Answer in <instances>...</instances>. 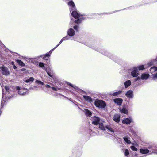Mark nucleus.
<instances>
[{
	"instance_id": "nucleus-21",
	"label": "nucleus",
	"mask_w": 157,
	"mask_h": 157,
	"mask_svg": "<svg viewBox=\"0 0 157 157\" xmlns=\"http://www.w3.org/2000/svg\"><path fill=\"white\" fill-rule=\"evenodd\" d=\"M119 109L120 110V112H121V113H123L126 114H127V113H128L127 111L124 108V109H121V108H120V109L119 108Z\"/></svg>"
},
{
	"instance_id": "nucleus-48",
	"label": "nucleus",
	"mask_w": 157,
	"mask_h": 157,
	"mask_svg": "<svg viewBox=\"0 0 157 157\" xmlns=\"http://www.w3.org/2000/svg\"><path fill=\"white\" fill-rule=\"evenodd\" d=\"M11 64L12 65H14V63L13 62H12V63H11Z\"/></svg>"
},
{
	"instance_id": "nucleus-13",
	"label": "nucleus",
	"mask_w": 157,
	"mask_h": 157,
	"mask_svg": "<svg viewBox=\"0 0 157 157\" xmlns=\"http://www.w3.org/2000/svg\"><path fill=\"white\" fill-rule=\"evenodd\" d=\"M122 122L123 124H128L130 123L131 121L129 119L127 118L124 119L122 121Z\"/></svg>"
},
{
	"instance_id": "nucleus-39",
	"label": "nucleus",
	"mask_w": 157,
	"mask_h": 157,
	"mask_svg": "<svg viewBox=\"0 0 157 157\" xmlns=\"http://www.w3.org/2000/svg\"><path fill=\"white\" fill-rule=\"evenodd\" d=\"M28 60H29V62L32 63H33V61L32 60H33V59L30 58V59H28Z\"/></svg>"
},
{
	"instance_id": "nucleus-11",
	"label": "nucleus",
	"mask_w": 157,
	"mask_h": 157,
	"mask_svg": "<svg viewBox=\"0 0 157 157\" xmlns=\"http://www.w3.org/2000/svg\"><path fill=\"white\" fill-rule=\"evenodd\" d=\"M127 97L129 98H132L133 96V92L131 90L128 91L125 94Z\"/></svg>"
},
{
	"instance_id": "nucleus-6",
	"label": "nucleus",
	"mask_w": 157,
	"mask_h": 157,
	"mask_svg": "<svg viewBox=\"0 0 157 157\" xmlns=\"http://www.w3.org/2000/svg\"><path fill=\"white\" fill-rule=\"evenodd\" d=\"M67 33L69 36L72 37L74 35L75 32L72 28H70L68 30Z\"/></svg>"
},
{
	"instance_id": "nucleus-19",
	"label": "nucleus",
	"mask_w": 157,
	"mask_h": 157,
	"mask_svg": "<svg viewBox=\"0 0 157 157\" xmlns=\"http://www.w3.org/2000/svg\"><path fill=\"white\" fill-rule=\"evenodd\" d=\"M17 62L18 63V64L21 66H24L25 65L24 63L23 62H22L20 60H17Z\"/></svg>"
},
{
	"instance_id": "nucleus-33",
	"label": "nucleus",
	"mask_w": 157,
	"mask_h": 157,
	"mask_svg": "<svg viewBox=\"0 0 157 157\" xmlns=\"http://www.w3.org/2000/svg\"><path fill=\"white\" fill-rule=\"evenodd\" d=\"M72 87H73L75 90H79L77 87L75 85H73Z\"/></svg>"
},
{
	"instance_id": "nucleus-25",
	"label": "nucleus",
	"mask_w": 157,
	"mask_h": 157,
	"mask_svg": "<svg viewBox=\"0 0 157 157\" xmlns=\"http://www.w3.org/2000/svg\"><path fill=\"white\" fill-rule=\"evenodd\" d=\"M99 127L101 130H104V127L103 125V124L102 123H99Z\"/></svg>"
},
{
	"instance_id": "nucleus-24",
	"label": "nucleus",
	"mask_w": 157,
	"mask_h": 157,
	"mask_svg": "<svg viewBox=\"0 0 157 157\" xmlns=\"http://www.w3.org/2000/svg\"><path fill=\"white\" fill-rule=\"evenodd\" d=\"M35 82L37 84H40L42 86L44 84V83L43 82L40 80H36Z\"/></svg>"
},
{
	"instance_id": "nucleus-12",
	"label": "nucleus",
	"mask_w": 157,
	"mask_h": 157,
	"mask_svg": "<svg viewBox=\"0 0 157 157\" xmlns=\"http://www.w3.org/2000/svg\"><path fill=\"white\" fill-rule=\"evenodd\" d=\"M84 112L87 116L90 117L92 115L91 112L87 109H85Z\"/></svg>"
},
{
	"instance_id": "nucleus-22",
	"label": "nucleus",
	"mask_w": 157,
	"mask_h": 157,
	"mask_svg": "<svg viewBox=\"0 0 157 157\" xmlns=\"http://www.w3.org/2000/svg\"><path fill=\"white\" fill-rule=\"evenodd\" d=\"M50 56V54H47L44 55V56L43 57V59H44L47 60L48 59Z\"/></svg>"
},
{
	"instance_id": "nucleus-26",
	"label": "nucleus",
	"mask_w": 157,
	"mask_h": 157,
	"mask_svg": "<svg viewBox=\"0 0 157 157\" xmlns=\"http://www.w3.org/2000/svg\"><path fill=\"white\" fill-rule=\"evenodd\" d=\"M121 93V91H120L118 92H117L115 93H114L113 94V96H116L117 95H119V94H120Z\"/></svg>"
},
{
	"instance_id": "nucleus-4",
	"label": "nucleus",
	"mask_w": 157,
	"mask_h": 157,
	"mask_svg": "<svg viewBox=\"0 0 157 157\" xmlns=\"http://www.w3.org/2000/svg\"><path fill=\"white\" fill-rule=\"evenodd\" d=\"M67 4L70 7L71 11L76 10L74 3L72 0H68Z\"/></svg>"
},
{
	"instance_id": "nucleus-37",
	"label": "nucleus",
	"mask_w": 157,
	"mask_h": 157,
	"mask_svg": "<svg viewBox=\"0 0 157 157\" xmlns=\"http://www.w3.org/2000/svg\"><path fill=\"white\" fill-rule=\"evenodd\" d=\"M63 41H62V40L61 39L59 44L54 48V49H55Z\"/></svg>"
},
{
	"instance_id": "nucleus-5",
	"label": "nucleus",
	"mask_w": 157,
	"mask_h": 157,
	"mask_svg": "<svg viewBox=\"0 0 157 157\" xmlns=\"http://www.w3.org/2000/svg\"><path fill=\"white\" fill-rule=\"evenodd\" d=\"M106 106V104L105 101L102 100H99V108L103 109Z\"/></svg>"
},
{
	"instance_id": "nucleus-23",
	"label": "nucleus",
	"mask_w": 157,
	"mask_h": 157,
	"mask_svg": "<svg viewBox=\"0 0 157 157\" xmlns=\"http://www.w3.org/2000/svg\"><path fill=\"white\" fill-rule=\"evenodd\" d=\"M151 71L154 72L156 71H157V67H151L150 69Z\"/></svg>"
},
{
	"instance_id": "nucleus-14",
	"label": "nucleus",
	"mask_w": 157,
	"mask_h": 157,
	"mask_svg": "<svg viewBox=\"0 0 157 157\" xmlns=\"http://www.w3.org/2000/svg\"><path fill=\"white\" fill-rule=\"evenodd\" d=\"M84 98L87 101L89 102H91L92 101L91 98L88 96H83Z\"/></svg>"
},
{
	"instance_id": "nucleus-9",
	"label": "nucleus",
	"mask_w": 157,
	"mask_h": 157,
	"mask_svg": "<svg viewBox=\"0 0 157 157\" xmlns=\"http://www.w3.org/2000/svg\"><path fill=\"white\" fill-rule=\"evenodd\" d=\"M120 115L116 114H115L113 117V120L116 122H119L120 121Z\"/></svg>"
},
{
	"instance_id": "nucleus-28",
	"label": "nucleus",
	"mask_w": 157,
	"mask_h": 157,
	"mask_svg": "<svg viewBox=\"0 0 157 157\" xmlns=\"http://www.w3.org/2000/svg\"><path fill=\"white\" fill-rule=\"evenodd\" d=\"M5 98H4V96L3 94V95L2 96V103H1V106H2V105L4 104V103L5 102Z\"/></svg>"
},
{
	"instance_id": "nucleus-16",
	"label": "nucleus",
	"mask_w": 157,
	"mask_h": 157,
	"mask_svg": "<svg viewBox=\"0 0 157 157\" xmlns=\"http://www.w3.org/2000/svg\"><path fill=\"white\" fill-rule=\"evenodd\" d=\"M149 76V75L148 74H144L141 76V79H147Z\"/></svg>"
},
{
	"instance_id": "nucleus-34",
	"label": "nucleus",
	"mask_w": 157,
	"mask_h": 157,
	"mask_svg": "<svg viewBox=\"0 0 157 157\" xmlns=\"http://www.w3.org/2000/svg\"><path fill=\"white\" fill-rule=\"evenodd\" d=\"M68 37L67 36H66V37H63L62 39V41H63L67 40H68Z\"/></svg>"
},
{
	"instance_id": "nucleus-35",
	"label": "nucleus",
	"mask_w": 157,
	"mask_h": 157,
	"mask_svg": "<svg viewBox=\"0 0 157 157\" xmlns=\"http://www.w3.org/2000/svg\"><path fill=\"white\" fill-rule=\"evenodd\" d=\"M106 127L107 128V129L109 130L110 131L113 132H114V130L112 129L111 128L107 127Z\"/></svg>"
},
{
	"instance_id": "nucleus-1",
	"label": "nucleus",
	"mask_w": 157,
	"mask_h": 157,
	"mask_svg": "<svg viewBox=\"0 0 157 157\" xmlns=\"http://www.w3.org/2000/svg\"><path fill=\"white\" fill-rule=\"evenodd\" d=\"M72 11L71 13V15L75 19L79 18L78 19L75 20V22L77 24L80 23L82 20L83 19V17H81L80 15L75 10Z\"/></svg>"
},
{
	"instance_id": "nucleus-7",
	"label": "nucleus",
	"mask_w": 157,
	"mask_h": 157,
	"mask_svg": "<svg viewBox=\"0 0 157 157\" xmlns=\"http://www.w3.org/2000/svg\"><path fill=\"white\" fill-rule=\"evenodd\" d=\"M114 102L119 105H121L123 101V100L121 98H116L113 100Z\"/></svg>"
},
{
	"instance_id": "nucleus-44",
	"label": "nucleus",
	"mask_w": 157,
	"mask_h": 157,
	"mask_svg": "<svg viewBox=\"0 0 157 157\" xmlns=\"http://www.w3.org/2000/svg\"><path fill=\"white\" fill-rule=\"evenodd\" d=\"M55 49H54V48L52 50H50V53H51Z\"/></svg>"
},
{
	"instance_id": "nucleus-20",
	"label": "nucleus",
	"mask_w": 157,
	"mask_h": 157,
	"mask_svg": "<svg viewBox=\"0 0 157 157\" xmlns=\"http://www.w3.org/2000/svg\"><path fill=\"white\" fill-rule=\"evenodd\" d=\"M131 83V82L130 80H128L126 81L124 83L125 87L126 88L127 87L130 85Z\"/></svg>"
},
{
	"instance_id": "nucleus-17",
	"label": "nucleus",
	"mask_w": 157,
	"mask_h": 157,
	"mask_svg": "<svg viewBox=\"0 0 157 157\" xmlns=\"http://www.w3.org/2000/svg\"><path fill=\"white\" fill-rule=\"evenodd\" d=\"M43 69L44 70H45V71L47 72L48 75L49 76H50L51 77H52L53 76V75L52 73L49 72V71L47 70V69L45 67H44L43 68Z\"/></svg>"
},
{
	"instance_id": "nucleus-41",
	"label": "nucleus",
	"mask_w": 157,
	"mask_h": 157,
	"mask_svg": "<svg viewBox=\"0 0 157 157\" xmlns=\"http://www.w3.org/2000/svg\"><path fill=\"white\" fill-rule=\"evenodd\" d=\"M52 90H55V91H57V89L55 88V87H52Z\"/></svg>"
},
{
	"instance_id": "nucleus-45",
	"label": "nucleus",
	"mask_w": 157,
	"mask_h": 157,
	"mask_svg": "<svg viewBox=\"0 0 157 157\" xmlns=\"http://www.w3.org/2000/svg\"><path fill=\"white\" fill-rule=\"evenodd\" d=\"M153 75H155V77L157 78V73L155 74H154Z\"/></svg>"
},
{
	"instance_id": "nucleus-15",
	"label": "nucleus",
	"mask_w": 157,
	"mask_h": 157,
	"mask_svg": "<svg viewBox=\"0 0 157 157\" xmlns=\"http://www.w3.org/2000/svg\"><path fill=\"white\" fill-rule=\"evenodd\" d=\"M34 80V78L32 77H30L29 79H26L25 78L24 79V81L26 83H29L30 82H32Z\"/></svg>"
},
{
	"instance_id": "nucleus-18",
	"label": "nucleus",
	"mask_w": 157,
	"mask_h": 157,
	"mask_svg": "<svg viewBox=\"0 0 157 157\" xmlns=\"http://www.w3.org/2000/svg\"><path fill=\"white\" fill-rule=\"evenodd\" d=\"M140 151L142 153L146 154L148 153L149 151L148 149H140Z\"/></svg>"
},
{
	"instance_id": "nucleus-42",
	"label": "nucleus",
	"mask_w": 157,
	"mask_h": 157,
	"mask_svg": "<svg viewBox=\"0 0 157 157\" xmlns=\"http://www.w3.org/2000/svg\"><path fill=\"white\" fill-rule=\"evenodd\" d=\"M45 86L46 88H50L51 87L50 85L47 84Z\"/></svg>"
},
{
	"instance_id": "nucleus-31",
	"label": "nucleus",
	"mask_w": 157,
	"mask_h": 157,
	"mask_svg": "<svg viewBox=\"0 0 157 157\" xmlns=\"http://www.w3.org/2000/svg\"><path fill=\"white\" fill-rule=\"evenodd\" d=\"M130 148L132 150L134 151H137V148H136L134 146H131Z\"/></svg>"
},
{
	"instance_id": "nucleus-27",
	"label": "nucleus",
	"mask_w": 157,
	"mask_h": 157,
	"mask_svg": "<svg viewBox=\"0 0 157 157\" xmlns=\"http://www.w3.org/2000/svg\"><path fill=\"white\" fill-rule=\"evenodd\" d=\"M123 138L124 140L127 143L130 144L131 143V141L128 139V138L126 137H123Z\"/></svg>"
},
{
	"instance_id": "nucleus-43",
	"label": "nucleus",
	"mask_w": 157,
	"mask_h": 157,
	"mask_svg": "<svg viewBox=\"0 0 157 157\" xmlns=\"http://www.w3.org/2000/svg\"><path fill=\"white\" fill-rule=\"evenodd\" d=\"M5 89L6 90V91H7V90H8V86H5Z\"/></svg>"
},
{
	"instance_id": "nucleus-36",
	"label": "nucleus",
	"mask_w": 157,
	"mask_h": 157,
	"mask_svg": "<svg viewBox=\"0 0 157 157\" xmlns=\"http://www.w3.org/2000/svg\"><path fill=\"white\" fill-rule=\"evenodd\" d=\"M94 104H95V105L96 107H98V100H97L96 101H95Z\"/></svg>"
},
{
	"instance_id": "nucleus-29",
	"label": "nucleus",
	"mask_w": 157,
	"mask_h": 157,
	"mask_svg": "<svg viewBox=\"0 0 157 157\" xmlns=\"http://www.w3.org/2000/svg\"><path fill=\"white\" fill-rule=\"evenodd\" d=\"M44 65L45 64L44 63L40 62L39 63V66L40 67L43 68L44 67Z\"/></svg>"
},
{
	"instance_id": "nucleus-32",
	"label": "nucleus",
	"mask_w": 157,
	"mask_h": 157,
	"mask_svg": "<svg viewBox=\"0 0 157 157\" xmlns=\"http://www.w3.org/2000/svg\"><path fill=\"white\" fill-rule=\"evenodd\" d=\"M129 154V152L128 150L127 149H126L125 151V155L126 156L128 155Z\"/></svg>"
},
{
	"instance_id": "nucleus-8",
	"label": "nucleus",
	"mask_w": 157,
	"mask_h": 157,
	"mask_svg": "<svg viewBox=\"0 0 157 157\" xmlns=\"http://www.w3.org/2000/svg\"><path fill=\"white\" fill-rule=\"evenodd\" d=\"M93 121L92 123L93 124L97 125L98 124V117L94 116L92 118Z\"/></svg>"
},
{
	"instance_id": "nucleus-47",
	"label": "nucleus",
	"mask_w": 157,
	"mask_h": 157,
	"mask_svg": "<svg viewBox=\"0 0 157 157\" xmlns=\"http://www.w3.org/2000/svg\"><path fill=\"white\" fill-rule=\"evenodd\" d=\"M153 63H149V64L150 65V66H151V65H153Z\"/></svg>"
},
{
	"instance_id": "nucleus-49",
	"label": "nucleus",
	"mask_w": 157,
	"mask_h": 157,
	"mask_svg": "<svg viewBox=\"0 0 157 157\" xmlns=\"http://www.w3.org/2000/svg\"><path fill=\"white\" fill-rule=\"evenodd\" d=\"M43 55H40V56H39L38 57H43Z\"/></svg>"
},
{
	"instance_id": "nucleus-38",
	"label": "nucleus",
	"mask_w": 157,
	"mask_h": 157,
	"mask_svg": "<svg viewBox=\"0 0 157 157\" xmlns=\"http://www.w3.org/2000/svg\"><path fill=\"white\" fill-rule=\"evenodd\" d=\"M74 28L75 30H76V31H78V26H77V25L74 26Z\"/></svg>"
},
{
	"instance_id": "nucleus-2",
	"label": "nucleus",
	"mask_w": 157,
	"mask_h": 157,
	"mask_svg": "<svg viewBox=\"0 0 157 157\" xmlns=\"http://www.w3.org/2000/svg\"><path fill=\"white\" fill-rule=\"evenodd\" d=\"M16 89L17 90H18V94L22 95H25L28 91V90L26 88H20L18 86H16Z\"/></svg>"
},
{
	"instance_id": "nucleus-46",
	"label": "nucleus",
	"mask_w": 157,
	"mask_h": 157,
	"mask_svg": "<svg viewBox=\"0 0 157 157\" xmlns=\"http://www.w3.org/2000/svg\"><path fill=\"white\" fill-rule=\"evenodd\" d=\"M13 67L14 69H16L17 68V67L15 65H13Z\"/></svg>"
},
{
	"instance_id": "nucleus-3",
	"label": "nucleus",
	"mask_w": 157,
	"mask_h": 157,
	"mask_svg": "<svg viewBox=\"0 0 157 157\" xmlns=\"http://www.w3.org/2000/svg\"><path fill=\"white\" fill-rule=\"evenodd\" d=\"M0 68L2 70V73L3 74L7 75L10 74V71L7 68L3 66L0 67Z\"/></svg>"
},
{
	"instance_id": "nucleus-30",
	"label": "nucleus",
	"mask_w": 157,
	"mask_h": 157,
	"mask_svg": "<svg viewBox=\"0 0 157 157\" xmlns=\"http://www.w3.org/2000/svg\"><path fill=\"white\" fill-rule=\"evenodd\" d=\"M137 67V68H138L140 70H144V66L143 65Z\"/></svg>"
},
{
	"instance_id": "nucleus-10",
	"label": "nucleus",
	"mask_w": 157,
	"mask_h": 157,
	"mask_svg": "<svg viewBox=\"0 0 157 157\" xmlns=\"http://www.w3.org/2000/svg\"><path fill=\"white\" fill-rule=\"evenodd\" d=\"M133 69L134 70L131 72L132 75L133 77H136L138 75V73L137 72L136 70L137 69V67H134Z\"/></svg>"
},
{
	"instance_id": "nucleus-40",
	"label": "nucleus",
	"mask_w": 157,
	"mask_h": 157,
	"mask_svg": "<svg viewBox=\"0 0 157 157\" xmlns=\"http://www.w3.org/2000/svg\"><path fill=\"white\" fill-rule=\"evenodd\" d=\"M67 83L68 85H69V86H71V87H72L73 86V85L71 83L68 82H67Z\"/></svg>"
}]
</instances>
